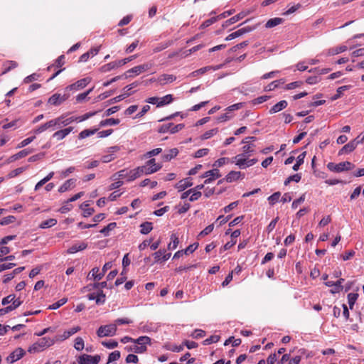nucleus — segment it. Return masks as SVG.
I'll return each instance as SVG.
<instances>
[{
  "label": "nucleus",
  "instance_id": "obj_1",
  "mask_svg": "<svg viewBox=\"0 0 364 364\" xmlns=\"http://www.w3.org/2000/svg\"><path fill=\"white\" fill-rule=\"evenodd\" d=\"M242 152L236 155L232 159V162H235L240 168L244 169L255 164L258 160L257 159H250V156L255 151V145L254 144H245L242 148Z\"/></svg>",
  "mask_w": 364,
  "mask_h": 364
},
{
  "label": "nucleus",
  "instance_id": "obj_2",
  "mask_svg": "<svg viewBox=\"0 0 364 364\" xmlns=\"http://www.w3.org/2000/svg\"><path fill=\"white\" fill-rule=\"evenodd\" d=\"M56 340H55L54 338L43 337L30 346L28 351L31 353L41 352L46 348L53 346Z\"/></svg>",
  "mask_w": 364,
  "mask_h": 364
},
{
  "label": "nucleus",
  "instance_id": "obj_3",
  "mask_svg": "<svg viewBox=\"0 0 364 364\" xmlns=\"http://www.w3.org/2000/svg\"><path fill=\"white\" fill-rule=\"evenodd\" d=\"M152 67V64L150 63H144L137 66H135L128 70H127L124 73V79H127L129 77H133L134 76H136L140 75L141 73L149 70Z\"/></svg>",
  "mask_w": 364,
  "mask_h": 364
},
{
  "label": "nucleus",
  "instance_id": "obj_4",
  "mask_svg": "<svg viewBox=\"0 0 364 364\" xmlns=\"http://www.w3.org/2000/svg\"><path fill=\"white\" fill-rule=\"evenodd\" d=\"M327 168L331 171L340 173L353 169L354 168V165L350 161H343L339 164L330 162L327 164Z\"/></svg>",
  "mask_w": 364,
  "mask_h": 364
},
{
  "label": "nucleus",
  "instance_id": "obj_5",
  "mask_svg": "<svg viewBox=\"0 0 364 364\" xmlns=\"http://www.w3.org/2000/svg\"><path fill=\"white\" fill-rule=\"evenodd\" d=\"M117 329L116 324L114 323L101 326L97 331V335L99 337L113 336L116 334Z\"/></svg>",
  "mask_w": 364,
  "mask_h": 364
},
{
  "label": "nucleus",
  "instance_id": "obj_6",
  "mask_svg": "<svg viewBox=\"0 0 364 364\" xmlns=\"http://www.w3.org/2000/svg\"><path fill=\"white\" fill-rule=\"evenodd\" d=\"M185 125L183 124H178L175 125L173 123H168L162 124L159 129V133H166L170 132L171 134H175L180 130L183 129L184 128Z\"/></svg>",
  "mask_w": 364,
  "mask_h": 364
},
{
  "label": "nucleus",
  "instance_id": "obj_7",
  "mask_svg": "<svg viewBox=\"0 0 364 364\" xmlns=\"http://www.w3.org/2000/svg\"><path fill=\"white\" fill-rule=\"evenodd\" d=\"M112 267V263L111 262H108L104 264L102 267V272H100V269L98 267H94L90 271V273L92 274V277L95 280L100 281L105 276V272L108 269H111Z\"/></svg>",
  "mask_w": 364,
  "mask_h": 364
},
{
  "label": "nucleus",
  "instance_id": "obj_8",
  "mask_svg": "<svg viewBox=\"0 0 364 364\" xmlns=\"http://www.w3.org/2000/svg\"><path fill=\"white\" fill-rule=\"evenodd\" d=\"M100 360V355L92 356L88 354H82L77 358V363L79 364H98Z\"/></svg>",
  "mask_w": 364,
  "mask_h": 364
},
{
  "label": "nucleus",
  "instance_id": "obj_9",
  "mask_svg": "<svg viewBox=\"0 0 364 364\" xmlns=\"http://www.w3.org/2000/svg\"><path fill=\"white\" fill-rule=\"evenodd\" d=\"M141 167L146 168V170H143L144 174H151L160 170L161 168V165L156 164L155 159H151L149 160L144 166H141Z\"/></svg>",
  "mask_w": 364,
  "mask_h": 364
},
{
  "label": "nucleus",
  "instance_id": "obj_10",
  "mask_svg": "<svg viewBox=\"0 0 364 364\" xmlns=\"http://www.w3.org/2000/svg\"><path fill=\"white\" fill-rule=\"evenodd\" d=\"M143 170H146V168L138 166L136 168L127 170V181H132L142 176L144 174Z\"/></svg>",
  "mask_w": 364,
  "mask_h": 364
},
{
  "label": "nucleus",
  "instance_id": "obj_11",
  "mask_svg": "<svg viewBox=\"0 0 364 364\" xmlns=\"http://www.w3.org/2000/svg\"><path fill=\"white\" fill-rule=\"evenodd\" d=\"M81 328L80 326H75L69 330L65 331L62 335L56 336L54 338L57 341H63L66 339H68L69 337L73 336V334L76 333L77 332L80 331Z\"/></svg>",
  "mask_w": 364,
  "mask_h": 364
},
{
  "label": "nucleus",
  "instance_id": "obj_12",
  "mask_svg": "<svg viewBox=\"0 0 364 364\" xmlns=\"http://www.w3.org/2000/svg\"><path fill=\"white\" fill-rule=\"evenodd\" d=\"M73 130V127H68L63 129L58 130L55 132L52 137L57 141H60L65 138L70 132Z\"/></svg>",
  "mask_w": 364,
  "mask_h": 364
},
{
  "label": "nucleus",
  "instance_id": "obj_13",
  "mask_svg": "<svg viewBox=\"0 0 364 364\" xmlns=\"http://www.w3.org/2000/svg\"><path fill=\"white\" fill-rule=\"evenodd\" d=\"M198 247V243H193L187 247L185 250H178L173 255V259H178L183 255L193 252Z\"/></svg>",
  "mask_w": 364,
  "mask_h": 364
},
{
  "label": "nucleus",
  "instance_id": "obj_14",
  "mask_svg": "<svg viewBox=\"0 0 364 364\" xmlns=\"http://www.w3.org/2000/svg\"><path fill=\"white\" fill-rule=\"evenodd\" d=\"M66 99L67 97L65 95H61L60 94L55 93L49 97L48 102L51 105L58 106L65 102Z\"/></svg>",
  "mask_w": 364,
  "mask_h": 364
},
{
  "label": "nucleus",
  "instance_id": "obj_15",
  "mask_svg": "<svg viewBox=\"0 0 364 364\" xmlns=\"http://www.w3.org/2000/svg\"><path fill=\"white\" fill-rule=\"evenodd\" d=\"M90 82V79L88 77L82 78L77 81L75 83H73L68 87H67V89L70 90H79L85 87L89 82Z\"/></svg>",
  "mask_w": 364,
  "mask_h": 364
},
{
  "label": "nucleus",
  "instance_id": "obj_16",
  "mask_svg": "<svg viewBox=\"0 0 364 364\" xmlns=\"http://www.w3.org/2000/svg\"><path fill=\"white\" fill-rule=\"evenodd\" d=\"M251 31H252V28L250 27L242 28L229 34L225 38V41L232 40V39L240 37V36H242L243 34L248 33Z\"/></svg>",
  "mask_w": 364,
  "mask_h": 364
},
{
  "label": "nucleus",
  "instance_id": "obj_17",
  "mask_svg": "<svg viewBox=\"0 0 364 364\" xmlns=\"http://www.w3.org/2000/svg\"><path fill=\"white\" fill-rule=\"evenodd\" d=\"M23 356V349L21 348H18L15 350L13 353H11L7 358V362L10 363H13L16 360L21 358Z\"/></svg>",
  "mask_w": 364,
  "mask_h": 364
},
{
  "label": "nucleus",
  "instance_id": "obj_18",
  "mask_svg": "<svg viewBox=\"0 0 364 364\" xmlns=\"http://www.w3.org/2000/svg\"><path fill=\"white\" fill-rule=\"evenodd\" d=\"M245 176L244 173H242L240 171H231L228 173L225 176V179L228 183H232L233 181H237L239 178H243Z\"/></svg>",
  "mask_w": 364,
  "mask_h": 364
},
{
  "label": "nucleus",
  "instance_id": "obj_19",
  "mask_svg": "<svg viewBox=\"0 0 364 364\" xmlns=\"http://www.w3.org/2000/svg\"><path fill=\"white\" fill-rule=\"evenodd\" d=\"M176 80V77L173 75L163 74L158 77L156 81L161 85L171 83Z\"/></svg>",
  "mask_w": 364,
  "mask_h": 364
},
{
  "label": "nucleus",
  "instance_id": "obj_20",
  "mask_svg": "<svg viewBox=\"0 0 364 364\" xmlns=\"http://www.w3.org/2000/svg\"><path fill=\"white\" fill-rule=\"evenodd\" d=\"M193 183L191 182V179L190 178H186L178 181L176 185L175 188L178 189V191H183L188 187L192 186Z\"/></svg>",
  "mask_w": 364,
  "mask_h": 364
},
{
  "label": "nucleus",
  "instance_id": "obj_21",
  "mask_svg": "<svg viewBox=\"0 0 364 364\" xmlns=\"http://www.w3.org/2000/svg\"><path fill=\"white\" fill-rule=\"evenodd\" d=\"M87 247V243L85 242H80L78 244H75L72 245L70 247H69L67 250L68 254H74L79 251H82L85 249H86Z\"/></svg>",
  "mask_w": 364,
  "mask_h": 364
},
{
  "label": "nucleus",
  "instance_id": "obj_22",
  "mask_svg": "<svg viewBox=\"0 0 364 364\" xmlns=\"http://www.w3.org/2000/svg\"><path fill=\"white\" fill-rule=\"evenodd\" d=\"M288 105V103L286 100H281L274 106L271 107L269 112L270 114H274L277 113L284 109H285Z\"/></svg>",
  "mask_w": 364,
  "mask_h": 364
},
{
  "label": "nucleus",
  "instance_id": "obj_23",
  "mask_svg": "<svg viewBox=\"0 0 364 364\" xmlns=\"http://www.w3.org/2000/svg\"><path fill=\"white\" fill-rule=\"evenodd\" d=\"M75 181H76L75 179H73V178L67 180L66 181H65V183L63 184H62L60 186V188H58V192L64 193V192L71 189L72 188H73L75 186Z\"/></svg>",
  "mask_w": 364,
  "mask_h": 364
},
{
  "label": "nucleus",
  "instance_id": "obj_24",
  "mask_svg": "<svg viewBox=\"0 0 364 364\" xmlns=\"http://www.w3.org/2000/svg\"><path fill=\"white\" fill-rule=\"evenodd\" d=\"M248 14H249V12L242 11V12L237 14V15L231 17L230 19L227 20L225 21V25L228 26L230 24H233V23H236L237 21L245 18Z\"/></svg>",
  "mask_w": 364,
  "mask_h": 364
},
{
  "label": "nucleus",
  "instance_id": "obj_25",
  "mask_svg": "<svg viewBox=\"0 0 364 364\" xmlns=\"http://www.w3.org/2000/svg\"><path fill=\"white\" fill-rule=\"evenodd\" d=\"M219 67L217 68V69H218ZM216 70V68L212 67V66H206V67H203V68H201L198 70H196L193 72H192L191 73H190V75H188L189 77H198L199 75H203L205 74L206 72L208 71H210V70Z\"/></svg>",
  "mask_w": 364,
  "mask_h": 364
},
{
  "label": "nucleus",
  "instance_id": "obj_26",
  "mask_svg": "<svg viewBox=\"0 0 364 364\" xmlns=\"http://www.w3.org/2000/svg\"><path fill=\"white\" fill-rule=\"evenodd\" d=\"M357 146H355V143L353 141H350L347 144L343 146L342 149L339 151L338 154H347L352 152Z\"/></svg>",
  "mask_w": 364,
  "mask_h": 364
},
{
  "label": "nucleus",
  "instance_id": "obj_27",
  "mask_svg": "<svg viewBox=\"0 0 364 364\" xmlns=\"http://www.w3.org/2000/svg\"><path fill=\"white\" fill-rule=\"evenodd\" d=\"M284 22V19L282 18L276 17L268 20L265 24V27L271 28L275 27Z\"/></svg>",
  "mask_w": 364,
  "mask_h": 364
},
{
  "label": "nucleus",
  "instance_id": "obj_28",
  "mask_svg": "<svg viewBox=\"0 0 364 364\" xmlns=\"http://www.w3.org/2000/svg\"><path fill=\"white\" fill-rule=\"evenodd\" d=\"M170 239H171V242L168 245V250H173L177 248V247L179 244L178 237L176 234L173 233V234H171Z\"/></svg>",
  "mask_w": 364,
  "mask_h": 364
},
{
  "label": "nucleus",
  "instance_id": "obj_29",
  "mask_svg": "<svg viewBox=\"0 0 364 364\" xmlns=\"http://www.w3.org/2000/svg\"><path fill=\"white\" fill-rule=\"evenodd\" d=\"M117 68H119L117 61H112L106 65H102L100 68V71L102 73H107Z\"/></svg>",
  "mask_w": 364,
  "mask_h": 364
},
{
  "label": "nucleus",
  "instance_id": "obj_30",
  "mask_svg": "<svg viewBox=\"0 0 364 364\" xmlns=\"http://www.w3.org/2000/svg\"><path fill=\"white\" fill-rule=\"evenodd\" d=\"M99 130L98 128H95L92 129H84L82 132H80L78 134V139H83L88 136H90L93 134H95L97 131Z\"/></svg>",
  "mask_w": 364,
  "mask_h": 364
},
{
  "label": "nucleus",
  "instance_id": "obj_31",
  "mask_svg": "<svg viewBox=\"0 0 364 364\" xmlns=\"http://www.w3.org/2000/svg\"><path fill=\"white\" fill-rule=\"evenodd\" d=\"M285 82V80L284 79H280L277 80H274L269 83L268 85H267L264 87L265 91H272L274 90L275 88L278 87L281 84H284Z\"/></svg>",
  "mask_w": 364,
  "mask_h": 364
},
{
  "label": "nucleus",
  "instance_id": "obj_32",
  "mask_svg": "<svg viewBox=\"0 0 364 364\" xmlns=\"http://www.w3.org/2000/svg\"><path fill=\"white\" fill-rule=\"evenodd\" d=\"M140 228V232L143 235H146L152 230L153 225L152 223L150 222H144L142 224H141Z\"/></svg>",
  "mask_w": 364,
  "mask_h": 364
},
{
  "label": "nucleus",
  "instance_id": "obj_33",
  "mask_svg": "<svg viewBox=\"0 0 364 364\" xmlns=\"http://www.w3.org/2000/svg\"><path fill=\"white\" fill-rule=\"evenodd\" d=\"M173 100L172 95H166L161 98H159V101L158 102V107H162L166 105L170 104Z\"/></svg>",
  "mask_w": 364,
  "mask_h": 364
},
{
  "label": "nucleus",
  "instance_id": "obj_34",
  "mask_svg": "<svg viewBox=\"0 0 364 364\" xmlns=\"http://www.w3.org/2000/svg\"><path fill=\"white\" fill-rule=\"evenodd\" d=\"M120 120L119 119L109 118L105 120H102L100 122V127L112 126L119 124Z\"/></svg>",
  "mask_w": 364,
  "mask_h": 364
},
{
  "label": "nucleus",
  "instance_id": "obj_35",
  "mask_svg": "<svg viewBox=\"0 0 364 364\" xmlns=\"http://www.w3.org/2000/svg\"><path fill=\"white\" fill-rule=\"evenodd\" d=\"M221 176L220 174V171L217 168H214L210 171H208L204 173L202 177H211L213 178V180L218 178Z\"/></svg>",
  "mask_w": 364,
  "mask_h": 364
},
{
  "label": "nucleus",
  "instance_id": "obj_36",
  "mask_svg": "<svg viewBox=\"0 0 364 364\" xmlns=\"http://www.w3.org/2000/svg\"><path fill=\"white\" fill-rule=\"evenodd\" d=\"M134 343L135 344H139L140 346H146L147 344H151V338L149 336H140L136 339L134 340Z\"/></svg>",
  "mask_w": 364,
  "mask_h": 364
},
{
  "label": "nucleus",
  "instance_id": "obj_37",
  "mask_svg": "<svg viewBox=\"0 0 364 364\" xmlns=\"http://www.w3.org/2000/svg\"><path fill=\"white\" fill-rule=\"evenodd\" d=\"M55 121L56 122L57 129L68 126V122L66 121V116L65 114L55 118Z\"/></svg>",
  "mask_w": 364,
  "mask_h": 364
},
{
  "label": "nucleus",
  "instance_id": "obj_38",
  "mask_svg": "<svg viewBox=\"0 0 364 364\" xmlns=\"http://www.w3.org/2000/svg\"><path fill=\"white\" fill-rule=\"evenodd\" d=\"M65 64V55H60L55 61V63L48 67V70H51L53 67L60 68Z\"/></svg>",
  "mask_w": 364,
  "mask_h": 364
},
{
  "label": "nucleus",
  "instance_id": "obj_39",
  "mask_svg": "<svg viewBox=\"0 0 364 364\" xmlns=\"http://www.w3.org/2000/svg\"><path fill=\"white\" fill-rule=\"evenodd\" d=\"M117 227V223L115 222L109 223L107 226L102 228L100 232L104 235V236L109 235V232L111 230H114Z\"/></svg>",
  "mask_w": 364,
  "mask_h": 364
},
{
  "label": "nucleus",
  "instance_id": "obj_40",
  "mask_svg": "<svg viewBox=\"0 0 364 364\" xmlns=\"http://www.w3.org/2000/svg\"><path fill=\"white\" fill-rule=\"evenodd\" d=\"M306 156V151L300 154L296 158V163L293 166V170L297 171L299 166L304 163V158Z\"/></svg>",
  "mask_w": 364,
  "mask_h": 364
},
{
  "label": "nucleus",
  "instance_id": "obj_41",
  "mask_svg": "<svg viewBox=\"0 0 364 364\" xmlns=\"http://www.w3.org/2000/svg\"><path fill=\"white\" fill-rule=\"evenodd\" d=\"M68 301L67 298H62L48 307V309L55 310L64 305Z\"/></svg>",
  "mask_w": 364,
  "mask_h": 364
},
{
  "label": "nucleus",
  "instance_id": "obj_42",
  "mask_svg": "<svg viewBox=\"0 0 364 364\" xmlns=\"http://www.w3.org/2000/svg\"><path fill=\"white\" fill-rule=\"evenodd\" d=\"M358 297V294L357 293H349L348 294V301L350 309H353Z\"/></svg>",
  "mask_w": 364,
  "mask_h": 364
},
{
  "label": "nucleus",
  "instance_id": "obj_43",
  "mask_svg": "<svg viewBox=\"0 0 364 364\" xmlns=\"http://www.w3.org/2000/svg\"><path fill=\"white\" fill-rule=\"evenodd\" d=\"M85 343L84 340L81 337H77L75 340L74 348L77 351H81L84 349Z\"/></svg>",
  "mask_w": 364,
  "mask_h": 364
},
{
  "label": "nucleus",
  "instance_id": "obj_44",
  "mask_svg": "<svg viewBox=\"0 0 364 364\" xmlns=\"http://www.w3.org/2000/svg\"><path fill=\"white\" fill-rule=\"evenodd\" d=\"M57 223V220L54 218H50L48 220H46L45 221H43L41 225H40V227L41 228H50V227H53L55 225H56Z\"/></svg>",
  "mask_w": 364,
  "mask_h": 364
},
{
  "label": "nucleus",
  "instance_id": "obj_45",
  "mask_svg": "<svg viewBox=\"0 0 364 364\" xmlns=\"http://www.w3.org/2000/svg\"><path fill=\"white\" fill-rule=\"evenodd\" d=\"M105 297H106V296L104 294L102 290L98 291L97 293L96 294V298H95L96 304L98 305L104 304L105 302Z\"/></svg>",
  "mask_w": 364,
  "mask_h": 364
},
{
  "label": "nucleus",
  "instance_id": "obj_46",
  "mask_svg": "<svg viewBox=\"0 0 364 364\" xmlns=\"http://www.w3.org/2000/svg\"><path fill=\"white\" fill-rule=\"evenodd\" d=\"M281 197L280 192H275L272 195H271L268 198L269 203L271 205H274L276 203H277Z\"/></svg>",
  "mask_w": 364,
  "mask_h": 364
},
{
  "label": "nucleus",
  "instance_id": "obj_47",
  "mask_svg": "<svg viewBox=\"0 0 364 364\" xmlns=\"http://www.w3.org/2000/svg\"><path fill=\"white\" fill-rule=\"evenodd\" d=\"M218 132V129L215 128L205 132L201 136L202 140L210 139L213 136L215 135Z\"/></svg>",
  "mask_w": 364,
  "mask_h": 364
},
{
  "label": "nucleus",
  "instance_id": "obj_48",
  "mask_svg": "<svg viewBox=\"0 0 364 364\" xmlns=\"http://www.w3.org/2000/svg\"><path fill=\"white\" fill-rule=\"evenodd\" d=\"M343 282H344V279H343V278H341L337 282H336L335 287H334L333 289L331 290V292L332 294H335V293H338L341 291H342V289H343L342 284Z\"/></svg>",
  "mask_w": 364,
  "mask_h": 364
},
{
  "label": "nucleus",
  "instance_id": "obj_49",
  "mask_svg": "<svg viewBox=\"0 0 364 364\" xmlns=\"http://www.w3.org/2000/svg\"><path fill=\"white\" fill-rule=\"evenodd\" d=\"M120 358V352L119 350H114L112 352L108 357V361L107 364L112 363L115 360H117Z\"/></svg>",
  "mask_w": 364,
  "mask_h": 364
},
{
  "label": "nucleus",
  "instance_id": "obj_50",
  "mask_svg": "<svg viewBox=\"0 0 364 364\" xmlns=\"http://www.w3.org/2000/svg\"><path fill=\"white\" fill-rule=\"evenodd\" d=\"M220 336L218 335H213L211 336H210L209 338H206L205 340L203 341V344L204 345H210L211 343H217L220 341Z\"/></svg>",
  "mask_w": 364,
  "mask_h": 364
},
{
  "label": "nucleus",
  "instance_id": "obj_51",
  "mask_svg": "<svg viewBox=\"0 0 364 364\" xmlns=\"http://www.w3.org/2000/svg\"><path fill=\"white\" fill-rule=\"evenodd\" d=\"M242 341L240 338H235L233 336L232 337H230L228 339H227L225 343H224V345L225 346H227L230 343H231L232 344V346H238L240 345Z\"/></svg>",
  "mask_w": 364,
  "mask_h": 364
},
{
  "label": "nucleus",
  "instance_id": "obj_52",
  "mask_svg": "<svg viewBox=\"0 0 364 364\" xmlns=\"http://www.w3.org/2000/svg\"><path fill=\"white\" fill-rule=\"evenodd\" d=\"M16 67V63L14 61L7 62L4 64L3 65V72L2 73H6L11 70L12 68H14Z\"/></svg>",
  "mask_w": 364,
  "mask_h": 364
},
{
  "label": "nucleus",
  "instance_id": "obj_53",
  "mask_svg": "<svg viewBox=\"0 0 364 364\" xmlns=\"http://www.w3.org/2000/svg\"><path fill=\"white\" fill-rule=\"evenodd\" d=\"M82 209L83 210V215L84 217H88L93 214L94 209L88 207V204H82L81 205Z\"/></svg>",
  "mask_w": 364,
  "mask_h": 364
},
{
  "label": "nucleus",
  "instance_id": "obj_54",
  "mask_svg": "<svg viewBox=\"0 0 364 364\" xmlns=\"http://www.w3.org/2000/svg\"><path fill=\"white\" fill-rule=\"evenodd\" d=\"M130 95H131L130 92H124L122 95H118V96L109 100V104L118 102L124 100V98L129 97Z\"/></svg>",
  "mask_w": 364,
  "mask_h": 364
},
{
  "label": "nucleus",
  "instance_id": "obj_55",
  "mask_svg": "<svg viewBox=\"0 0 364 364\" xmlns=\"http://www.w3.org/2000/svg\"><path fill=\"white\" fill-rule=\"evenodd\" d=\"M102 345L107 348L113 349L117 347L118 343L116 341L110 340L109 341H102Z\"/></svg>",
  "mask_w": 364,
  "mask_h": 364
},
{
  "label": "nucleus",
  "instance_id": "obj_56",
  "mask_svg": "<svg viewBox=\"0 0 364 364\" xmlns=\"http://www.w3.org/2000/svg\"><path fill=\"white\" fill-rule=\"evenodd\" d=\"M178 153V151L177 149L174 148L169 151V154H166L164 156V159L166 161H170L173 157L176 156Z\"/></svg>",
  "mask_w": 364,
  "mask_h": 364
},
{
  "label": "nucleus",
  "instance_id": "obj_57",
  "mask_svg": "<svg viewBox=\"0 0 364 364\" xmlns=\"http://www.w3.org/2000/svg\"><path fill=\"white\" fill-rule=\"evenodd\" d=\"M146 346H140L139 344H135L134 346L132 348L135 353H142L146 351Z\"/></svg>",
  "mask_w": 364,
  "mask_h": 364
},
{
  "label": "nucleus",
  "instance_id": "obj_58",
  "mask_svg": "<svg viewBox=\"0 0 364 364\" xmlns=\"http://www.w3.org/2000/svg\"><path fill=\"white\" fill-rule=\"evenodd\" d=\"M269 98V97L267 95L260 96L252 100V104L254 105H259L266 102Z\"/></svg>",
  "mask_w": 364,
  "mask_h": 364
},
{
  "label": "nucleus",
  "instance_id": "obj_59",
  "mask_svg": "<svg viewBox=\"0 0 364 364\" xmlns=\"http://www.w3.org/2000/svg\"><path fill=\"white\" fill-rule=\"evenodd\" d=\"M218 19V17H212L206 21H205L200 26L202 28H205L206 27H208L209 26L212 25L215 22H216Z\"/></svg>",
  "mask_w": 364,
  "mask_h": 364
},
{
  "label": "nucleus",
  "instance_id": "obj_60",
  "mask_svg": "<svg viewBox=\"0 0 364 364\" xmlns=\"http://www.w3.org/2000/svg\"><path fill=\"white\" fill-rule=\"evenodd\" d=\"M117 176L119 178H127V169H122L117 173H114L112 176L113 179L116 180L117 179Z\"/></svg>",
  "mask_w": 364,
  "mask_h": 364
},
{
  "label": "nucleus",
  "instance_id": "obj_61",
  "mask_svg": "<svg viewBox=\"0 0 364 364\" xmlns=\"http://www.w3.org/2000/svg\"><path fill=\"white\" fill-rule=\"evenodd\" d=\"M156 185H157V182L156 181H151L149 178H146V179L143 180L141 182V186H142V187H144V186H150V187L151 188H153L156 187Z\"/></svg>",
  "mask_w": 364,
  "mask_h": 364
},
{
  "label": "nucleus",
  "instance_id": "obj_62",
  "mask_svg": "<svg viewBox=\"0 0 364 364\" xmlns=\"http://www.w3.org/2000/svg\"><path fill=\"white\" fill-rule=\"evenodd\" d=\"M305 200V194H302L298 199L294 200L291 204V208L293 209L297 208L299 204L303 203Z\"/></svg>",
  "mask_w": 364,
  "mask_h": 364
},
{
  "label": "nucleus",
  "instance_id": "obj_63",
  "mask_svg": "<svg viewBox=\"0 0 364 364\" xmlns=\"http://www.w3.org/2000/svg\"><path fill=\"white\" fill-rule=\"evenodd\" d=\"M14 220H15V218L14 216H8V217L3 218L1 220L0 224L1 225H9L10 223H14Z\"/></svg>",
  "mask_w": 364,
  "mask_h": 364
},
{
  "label": "nucleus",
  "instance_id": "obj_64",
  "mask_svg": "<svg viewBox=\"0 0 364 364\" xmlns=\"http://www.w3.org/2000/svg\"><path fill=\"white\" fill-rule=\"evenodd\" d=\"M209 152L208 149H200L196 151L194 156L196 158H200L204 156H206Z\"/></svg>",
  "mask_w": 364,
  "mask_h": 364
}]
</instances>
